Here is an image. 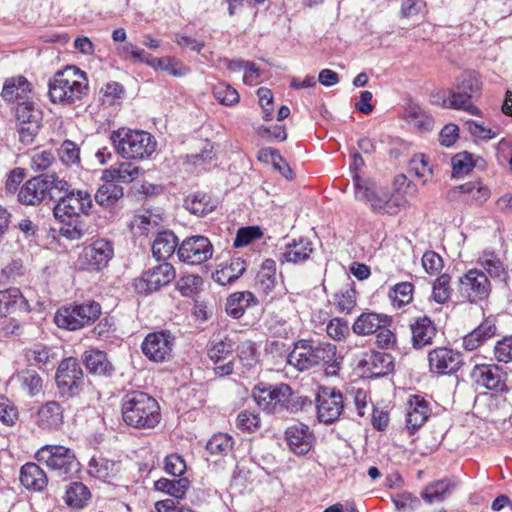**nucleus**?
<instances>
[{"instance_id":"nucleus-1","label":"nucleus","mask_w":512,"mask_h":512,"mask_svg":"<svg viewBox=\"0 0 512 512\" xmlns=\"http://www.w3.org/2000/svg\"><path fill=\"white\" fill-rule=\"evenodd\" d=\"M92 207V197L87 191L71 190L69 194L59 195L53 215L61 224L60 234L69 240L81 239L86 231L83 215H89Z\"/></svg>"},{"instance_id":"nucleus-2","label":"nucleus","mask_w":512,"mask_h":512,"mask_svg":"<svg viewBox=\"0 0 512 512\" xmlns=\"http://www.w3.org/2000/svg\"><path fill=\"white\" fill-rule=\"evenodd\" d=\"M48 88L51 102L65 106L80 102L89 91L86 73L74 65L57 71L49 80Z\"/></svg>"},{"instance_id":"nucleus-3","label":"nucleus","mask_w":512,"mask_h":512,"mask_svg":"<svg viewBox=\"0 0 512 512\" xmlns=\"http://www.w3.org/2000/svg\"><path fill=\"white\" fill-rule=\"evenodd\" d=\"M121 412L123 421L137 429L154 428L161 419L158 402L140 391L130 392L123 397Z\"/></svg>"},{"instance_id":"nucleus-4","label":"nucleus","mask_w":512,"mask_h":512,"mask_svg":"<svg viewBox=\"0 0 512 512\" xmlns=\"http://www.w3.org/2000/svg\"><path fill=\"white\" fill-rule=\"evenodd\" d=\"M117 154L124 159H145L156 150V140L148 132L121 127L110 134Z\"/></svg>"},{"instance_id":"nucleus-5","label":"nucleus","mask_w":512,"mask_h":512,"mask_svg":"<svg viewBox=\"0 0 512 512\" xmlns=\"http://www.w3.org/2000/svg\"><path fill=\"white\" fill-rule=\"evenodd\" d=\"M353 181L355 198L369 202L374 212L395 215L406 204L404 196L384 190L377 191L374 183L362 179L358 174H354Z\"/></svg>"},{"instance_id":"nucleus-6","label":"nucleus","mask_w":512,"mask_h":512,"mask_svg":"<svg viewBox=\"0 0 512 512\" xmlns=\"http://www.w3.org/2000/svg\"><path fill=\"white\" fill-rule=\"evenodd\" d=\"M482 91V81L478 73L466 72L458 80L455 90L443 100V107L463 110L471 115H479L480 110L473 104Z\"/></svg>"},{"instance_id":"nucleus-7","label":"nucleus","mask_w":512,"mask_h":512,"mask_svg":"<svg viewBox=\"0 0 512 512\" xmlns=\"http://www.w3.org/2000/svg\"><path fill=\"white\" fill-rule=\"evenodd\" d=\"M252 397L256 404L267 413L294 411V394L289 385L281 383L269 385L259 383L252 390Z\"/></svg>"},{"instance_id":"nucleus-8","label":"nucleus","mask_w":512,"mask_h":512,"mask_svg":"<svg viewBox=\"0 0 512 512\" xmlns=\"http://www.w3.org/2000/svg\"><path fill=\"white\" fill-rule=\"evenodd\" d=\"M35 459L63 479L80 471V463L74 452L65 446L44 445L35 453Z\"/></svg>"},{"instance_id":"nucleus-9","label":"nucleus","mask_w":512,"mask_h":512,"mask_svg":"<svg viewBox=\"0 0 512 512\" xmlns=\"http://www.w3.org/2000/svg\"><path fill=\"white\" fill-rule=\"evenodd\" d=\"M100 315V304L92 301L60 308L54 321L58 327L73 331L94 323Z\"/></svg>"},{"instance_id":"nucleus-10","label":"nucleus","mask_w":512,"mask_h":512,"mask_svg":"<svg viewBox=\"0 0 512 512\" xmlns=\"http://www.w3.org/2000/svg\"><path fill=\"white\" fill-rule=\"evenodd\" d=\"M176 276L174 267L167 262L158 264L135 279L133 286L140 295H148L171 283Z\"/></svg>"},{"instance_id":"nucleus-11","label":"nucleus","mask_w":512,"mask_h":512,"mask_svg":"<svg viewBox=\"0 0 512 512\" xmlns=\"http://www.w3.org/2000/svg\"><path fill=\"white\" fill-rule=\"evenodd\" d=\"M175 338L169 331L149 333L143 340V354L156 363L167 362L172 358Z\"/></svg>"},{"instance_id":"nucleus-12","label":"nucleus","mask_w":512,"mask_h":512,"mask_svg":"<svg viewBox=\"0 0 512 512\" xmlns=\"http://www.w3.org/2000/svg\"><path fill=\"white\" fill-rule=\"evenodd\" d=\"M316 408L320 422L333 423L340 417L344 409L341 392L331 387H319L316 396Z\"/></svg>"},{"instance_id":"nucleus-13","label":"nucleus","mask_w":512,"mask_h":512,"mask_svg":"<svg viewBox=\"0 0 512 512\" xmlns=\"http://www.w3.org/2000/svg\"><path fill=\"white\" fill-rule=\"evenodd\" d=\"M213 255L210 240L201 235L188 237L179 245L177 256L181 262L198 265L209 260Z\"/></svg>"},{"instance_id":"nucleus-14","label":"nucleus","mask_w":512,"mask_h":512,"mask_svg":"<svg viewBox=\"0 0 512 512\" xmlns=\"http://www.w3.org/2000/svg\"><path fill=\"white\" fill-rule=\"evenodd\" d=\"M459 282L460 292L469 302L477 303L489 297L491 283L483 271L470 269L460 278Z\"/></svg>"},{"instance_id":"nucleus-15","label":"nucleus","mask_w":512,"mask_h":512,"mask_svg":"<svg viewBox=\"0 0 512 512\" xmlns=\"http://www.w3.org/2000/svg\"><path fill=\"white\" fill-rule=\"evenodd\" d=\"M463 363L462 354L448 347H437L428 353L429 370L438 375L455 374Z\"/></svg>"},{"instance_id":"nucleus-16","label":"nucleus","mask_w":512,"mask_h":512,"mask_svg":"<svg viewBox=\"0 0 512 512\" xmlns=\"http://www.w3.org/2000/svg\"><path fill=\"white\" fill-rule=\"evenodd\" d=\"M83 379V371L77 359L69 357L61 361L56 373V383L63 395L72 396Z\"/></svg>"},{"instance_id":"nucleus-17","label":"nucleus","mask_w":512,"mask_h":512,"mask_svg":"<svg viewBox=\"0 0 512 512\" xmlns=\"http://www.w3.org/2000/svg\"><path fill=\"white\" fill-rule=\"evenodd\" d=\"M475 383L496 392L510 391L506 385L507 374L496 364L476 365L471 373Z\"/></svg>"},{"instance_id":"nucleus-18","label":"nucleus","mask_w":512,"mask_h":512,"mask_svg":"<svg viewBox=\"0 0 512 512\" xmlns=\"http://www.w3.org/2000/svg\"><path fill=\"white\" fill-rule=\"evenodd\" d=\"M113 256V243L106 239H98L83 249L80 261L89 269L99 271L108 265Z\"/></svg>"},{"instance_id":"nucleus-19","label":"nucleus","mask_w":512,"mask_h":512,"mask_svg":"<svg viewBox=\"0 0 512 512\" xmlns=\"http://www.w3.org/2000/svg\"><path fill=\"white\" fill-rule=\"evenodd\" d=\"M409 330L411 345L416 350L431 346L438 335L435 322L426 315L412 318L409 323Z\"/></svg>"},{"instance_id":"nucleus-20","label":"nucleus","mask_w":512,"mask_h":512,"mask_svg":"<svg viewBox=\"0 0 512 512\" xmlns=\"http://www.w3.org/2000/svg\"><path fill=\"white\" fill-rule=\"evenodd\" d=\"M234 350L233 341L224 337L221 339H214L208 349V356L214 362V372L217 376L223 377L230 375L233 372V362L228 360L232 356Z\"/></svg>"},{"instance_id":"nucleus-21","label":"nucleus","mask_w":512,"mask_h":512,"mask_svg":"<svg viewBox=\"0 0 512 512\" xmlns=\"http://www.w3.org/2000/svg\"><path fill=\"white\" fill-rule=\"evenodd\" d=\"M285 440L291 452L305 455L312 448L314 436L307 425L297 423L286 428Z\"/></svg>"},{"instance_id":"nucleus-22","label":"nucleus","mask_w":512,"mask_h":512,"mask_svg":"<svg viewBox=\"0 0 512 512\" xmlns=\"http://www.w3.org/2000/svg\"><path fill=\"white\" fill-rule=\"evenodd\" d=\"M358 367L371 377H381L393 370V358L388 353L369 351L364 353Z\"/></svg>"},{"instance_id":"nucleus-23","label":"nucleus","mask_w":512,"mask_h":512,"mask_svg":"<svg viewBox=\"0 0 512 512\" xmlns=\"http://www.w3.org/2000/svg\"><path fill=\"white\" fill-rule=\"evenodd\" d=\"M287 363L298 371L316 367L314 344L311 340L302 339L294 344L293 350L287 355Z\"/></svg>"},{"instance_id":"nucleus-24","label":"nucleus","mask_w":512,"mask_h":512,"mask_svg":"<svg viewBox=\"0 0 512 512\" xmlns=\"http://www.w3.org/2000/svg\"><path fill=\"white\" fill-rule=\"evenodd\" d=\"M392 318L386 314L363 312L352 324V331L359 336L375 334L382 326H389Z\"/></svg>"},{"instance_id":"nucleus-25","label":"nucleus","mask_w":512,"mask_h":512,"mask_svg":"<svg viewBox=\"0 0 512 512\" xmlns=\"http://www.w3.org/2000/svg\"><path fill=\"white\" fill-rule=\"evenodd\" d=\"M30 305L19 289L9 288L0 291V316L6 317L16 312L28 313Z\"/></svg>"},{"instance_id":"nucleus-26","label":"nucleus","mask_w":512,"mask_h":512,"mask_svg":"<svg viewBox=\"0 0 512 512\" xmlns=\"http://www.w3.org/2000/svg\"><path fill=\"white\" fill-rule=\"evenodd\" d=\"M21 484L29 490L43 491L48 485L45 471L36 463L28 462L20 470Z\"/></svg>"},{"instance_id":"nucleus-27","label":"nucleus","mask_w":512,"mask_h":512,"mask_svg":"<svg viewBox=\"0 0 512 512\" xmlns=\"http://www.w3.org/2000/svg\"><path fill=\"white\" fill-rule=\"evenodd\" d=\"M42 175L28 180L18 192V200L24 205H38L47 196V186Z\"/></svg>"},{"instance_id":"nucleus-28","label":"nucleus","mask_w":512,"mask_h":512,"mask_svg":"<svg viewBox=\"0 0 512 512\" xmlns=\"http://www.w3.org/2000/svg\"><path fill=\"white\" fill-rule=\"evenodd\" d=\"M312 252L313 247L309 240L303 238L299 240L293 239L285 245L279 260L281 263L298 264L309 259Z\"/></svg>"},{"instance_id":"nucleus-29","label":"nucleus","mask_w":512,"mask_h":512,"mask_svg":"<svg viewBox=\"0 0 512 512\" xmlns=\"http://www.w3.org/2000/svg\"><path fill=\"white\" fill-rule=\"evenodd\" d=\"M30 92L31 84L29 81L23 76H18L5 81L1 95L8 102L17 101L20 103L27 101Z\"/></svg>"},{"instance_id":"nucleus-30","label":"nucleus","mask_w":512,"mask_h":512,"mask_svg":"<svg viewBox=\"0 0 512 512\" xmlns=\"http://www.w3.org/2000/svg\"><path fill=\"white\" fill-rule=\"evenodd\" d=\"M141 168L132 162H121L111 166L102 173L101 179H109L115 183H131L139 177Z\"/></svg>"},{"instance_id":"nucleus-31","label":"nucleus","mask_w":512,"mask_h":512,"mask_svg":"<svg viewBox=\"0 0 512 512\" xmlns=\"http://www.w3.org/2000/svg\"><path fill=\"white\" fill-rule=\"evenodd\" d=\"M83 361L87 370L94 375L111 376L114 371L107 354L100 350L86 351L83 354Z\"/></svg>"},{"instance_id":"nucleus-32","label":"nucleus","mask_w":512,"mask_h":512,"mask_svg":"<svg viewBox=\"0 0 512 512\" xmlns=\"http://www.w3.org/2000/svg\"><path fill=\"white\" fill-rule=\"evenodd\" d=\"M316 365H327L326 374L336 375L340 368V362L336 357V346L328 342H320L314 345Z\"/></svg>"},{"instance_id":"nucleus-33","label":"nucleus","mask_w":512,"mask_h":512,"mask_svg":"<svg viewBox=\"0 0 512 512\" xmlns=\"http://www.w3.org/2000/svg\"><path fill=\"white\" fill-rule=\"evenodd\" d=\"M103 184L98 188L95 194V201L101 207L109 209L114 207L117 202L123 197L124 191L120 184L110 181L109 179H102Z\"/></svg>"},{"instance_id":"nucleus-34","label":"nucleus","mask_w":512,"mask_h":512,"mask_svg":"<svg viewBox=\"0 0 512 512\" xmlns=\"http://www.w3.org/2000/svg\"><path fill=\"white\" fill-rule=\"evenodd\" d=\"M246 270V263L243 259L232 258L228 263L220 265L213 275V279L220 285H228L235 282Z\"/></svg>"},{"instance_id":"nucleus-35","label":"nucleus","mask_w":512,"mask_h":512,"mask_svg":"<svg viewBox=\"0 0 512 512\" xmlns=\"http://www.w3.org/2000/svg\"><path fill=\"white\" fill-rule=\"evenodd\" d=\"M63 423V409L56 401H49L38 411V425L43 429H57Z\"/></svg>"},{"instance_id":"nucleus-36","label":"nucleus","mask_w":512,"mask_h":512,"mask_svg":"<svg viewBox=\"0 0 512 512\" xmlns=\"http://www.w3.org/2000/svg\"><path fill=\"white\" fill-rule=\"evenodd\" d=\"M177 245L178 239L173 232H159L152 244V254L157 260L165 262L173 255Z\"/></svg>"},{"instance_id":"nucleus-37","label":"nucleus","mask_w":512,"mask_h":512,"mask_svg":"<svg viewBox=\"0 0 512 512\" xmlns=\"http://www.w3.org/2000/svg\"><path fill=\"white\" fill-rule=\"evenodd\" d=\"M429 408L425 401L414 396V401H410L409 409L406 417V428L410 434L423 426L427 421Z\"/></svg>"},{"instance_id":"nucleus-38","label":"nucleus","mask_w":512,"mask_h":512,"mask_svg":"<svg viewBox=\"0 0 512 512\" xmlns=\"http://www.w3.org/2000/svg\"><path fill=\"white\" fill-rule=\"evenodd\" d=\"M254 304H256V298L253 293L249 291L236 292L227 299L225 309L228 315L238 319L248 307Z\"/></svg>"},{"instance_id":"nucleus-39","label":"nucleus","mask_w":512,"mask_h":512,"mask_svg":"<svg viewBox=\"0 0 512 512\" xmlns=\"http://www.w3.org/2000/svg\"><path fill=\"white\" fill-rule=\"evenodd\" d=\"M119 464L115 461L93 457L89 461L88 472L91 476L108 482L118 473Z\"/></svg>"},{"instance_id":"nucleus-40","label":"nucleus","mask_w":512,"mask_h":512,"mask_svg":"<svg viewBox=\"0 0 512 512\" xmlns=\"http://www.w3.org/2000/svg\"><path fill=\"white\" fill-rule=\"evenodd\" d=\"M185 208L192 214L203 217L212 212L215 203L211 197L205 193H195L185 199Z\"/></svg>"},{"instance_id":"nucleus-41","label":"nucleus","mask_w":512,"mask_h":512,"mask_svg":"<svg viewBox=\"0 0 512 512\" xmlns=\"http://www.w3.org/2000/svg\"><path fill=\"white\" fill-rule=\"evenodd\" d=\"M90 499L89 489L81 482L71 483L65 492L64 500L72 508H83Z\"/></svg>"},{"instance_id":"nucleus-42","label":"nucleus","mask_w":512,"mask_h":512,"mask_svg":"<svg viewBox=\"0 0 512 512\" xmlns=\"http://www.w3.org/2000/svg\"><path fill=\"white\" fill-rule=\"evenodd\" d=\"M460 193L467 196L465 201L483 204L490 197V190L479 181H470L456 188Z\"/></svg>"},{"instance_id":"nucleus-43","label":"nucleus","mask_w":512,"mask_h":512,"mask_svg":"<svg viewBox=\"0 0 512 512\" xmlns=\"http://www.w3.org/2000/svg\"><path fill=\"white\" fill-rule=\"evenodd\" d=\"M409 172L422 179V184H427L433 177L434 167L424 154H415L409 162Z\"/></svg>"},{"instance_id":"nucleus-44","label":"nucleus","mask_w":512,"mask_h":512,"mask_svg":"<svg viewBox=\"0 0 512 512\" xmlns=\"http://www.w3.org/2000/svg\"><path fill=\"white\" fill-rule=\"evenodd\" d=\"M356 290L350 285L340 288L333 296V304L342 313H350L356 306Z\"/></svg>"},{"instance_id":"nucleus-45","label":"nucleus","mask_w":512,"mask_h":512,"mask_svg":"<svg viewBox=\"0 0 512 512\" xmlns=\"http://www.w3.org/2000/svg\"><path fill=\"white\" fill-rule=\"evenodd\" d=\"M189 487L187 478H179L177 480H169L161 478L155 482V488L159 491L166 492L167 494L182 499Z\"/></svg>"},{"instance_id":"nucleus-46","label":"nucleus","mask_w":512,"mask_h":512,"mask_svg":"<svg viewBox=\"0 0 512 512\" xmlns=\"http://www.w3.org/2000/svg\"><path fill=\"white\" fill-rule=\"evenodd\" d=\"M43 182L47 186V195L51 199L59 200V195H66L71 192L69 183L60 178L57 174H42Z\"/></svg>"},{"instance_id":"nucleus-47","label":"nucleus","mask_w":512,"mask_h":512,"mask_svg":"<svg viewBox=\"0 0 512 512\" xmlns=\"http://www.w3.org/2000/svg\"><path fill=\"white\" fill-rule=\"evenodd\" d=\"M152 67L166 71L168 74L181 77L189 73L190 69L181 61L172 57H162L152 60Z\"/></svg>"},{"instance_id":"nucleus-48","label":"nucleus","mask_w":512,"mask_h":512,"mask_svg":"<svg viewBox=\"0 0 512 512\" xmlns=\"http://www.w3.org/2000/svg\"><path fill=\"white\" fill-rule=\"evenodd\" d=\"M212 93L214 98L224 106H234L240 99L238 91L225 82L214 85Z\"/></svg>"},{"instance_id":"nucleus-49","label":"nucleus","mask_w":512,"mask_h":512,"mask_svg":"<svg viewBox=\"0 0 512 512\" xmlns=\"http://www.w3.org/2000/svg\"><path fill=\"white\" fill-rule=\"evenodd\" d=\"M451 277L448 274H442L433 283L432 299L438 304L446 303L452 294L450 286Z\"/></svg>"},{"instance_id":"nucleus-50","label":"nucleus","mask_w":512,"mask_h":512,"mask_svg":"<svg viewBox=\"0 0 512 512\" xmlns=\"http://www.w3.org/2000/svg\"><path fill=\"white\" fill-rule=\"evenodd\" d=\"M15 116L18 124H27L32 121L41 122V111L34 106L33 102L28 100L18 103Z\"/></svg>"},{"instance_id":"nucleus-51","label":"nucleus","mask_w":512,"mask_h":512,"mask_svg":"<svg viewBox=\"0 0 512 512\" xmlns=\"http://www.w3.org/2000/svg\"><path fill=\"white\" fill-rule=\"evenodd\" d=\"M18 378L21 381L22 388L28 393L29 396H36L42 391L43 380L36 371H22L18 375Z\"/></svg>"},{"instance_id":"nucleus-52","label":"nucleus","mask_w":512,"mask_h":512,"mask_svg":"<svg viewBox=\"0 0 512 512\" xmlns=\"http://www.w3.org/2000/svg\"><path fill=\"white\" fill-rule=\"evenodd\" d=\"M234 441L231 436L225 433H218L211 437L206 444V449L211 454H227L232 450Z\"/></svg>"},{"instance_id":"nucleus-53","label":"nucleus","mask_w":512,"mask_h":512,"mask_svg":"<svg viewBox=\"0 0 512 512\" xmlns=\"http://www.w3.org/2000/svg\"><path fill=\"white\" fill-rule=\"evenodd\" d=\"M414 287L410 282H401L394 286L390 297L393 305L401 308L409 304L413 299Z\"/></svg>"},{"instance_id":"nucleus-54","label":"nucleus","mask_w":512,"mask_h":512,"mask_svg":"<svg viewBox=\"0 0 512 512\" xmlns=\"http://www.w3.org/2000/svg\"><path fill=\"white\" fill-rule=\"evenodd\" d=\"M26 356L29 361H33L36 365L42 366L50 363L56 357L51 348L43 344H35L27 350Z\"/></svg>"},{"instance_id":"nucleus-55","label":"nucleus","mask_w":512,"mask_h":512,"mask_svg":"<svg viewBox=\"0 0 512 512\" xmlns=\"http://www.w3.org/2000/svg\"><path fill=\"white\" fill-rule=\"evenodd\" d=\"M327 335L335 341H343L350 334L348 321L342 318L331 319L326 326Z\"/></svg>"},{"instance_id":"nucleus-56","label":"nucleus","mask_w":512,"mask_h":512,"mask_svg":"<svg viewBox=\"0 0 512 512\" xmlns=\"http://www.w3.org/2000/svg\"><path fill=\"white\" fill-rule=\"evenodd\" d=\"M59 157L62 163L67 166L79 164L80 148L73 141L65 140L59 149Z\"/></svg>"},{"instance_id":"nucleus-57","label":"nucleus","mask_w":512,"mask_h":512,"mask_svg":"<svg viewBox=\"0 0 512 512\" xmlns=\"http://www.w3.org/2000/svg\"><path fill=\"white\" fill-rule=\"evenodd\" d=\"M238 358L243 366L251 368L258 362V353L255 344L252 341L242 342L238 348Z\"/></svg>"},{"instance_id":"nucleus-58","label":"nucleus","mask_w":512,"mask_h":512,"mask_svg":"<svg viewBox=\"0 0 512 512\" xmlns=\"http://www.w3.org/2000/svg\"><path fill=\"white\" fill-rule=\"evenodd\" d=\"M262 235L263 233L258 226L242 227L237 231L233 245L237 248L247 246L260 239Z\"/></svg>"},{"instance_id":"nucleus-59","label":"nucleus","mask_w":512,"mask_h":512,"mask_svg":"<svg viewBox=\"0 0 512 512\" xmlns=\"http://www.w3.org/2000/svg\"><path fill=\"white\" fill-rule=\"evenodd\" d=\"M480 264L493 278H499L504 274L503 264L493 252H484Z\"/></svg>"},{"instance_id":"nucleus-60","label":"nucleus","mask_w":512,"mask_h":512,"mask_svg":"<svg viewBox=\"0 0 512 512\" xmlns=\"http://www.w3.org/2000/svg\"><path fill=\"white\" fill-rule=\"evenodd\" d=\"M449 489V481H438L432 485H429L423 491L422 497L429 504L433 503L434 501H442L444 495L449 491Z\"/></svg>"},{"instance_id":"nucleus-61","label":"nucleus","mask_w":512,"mask_h":512,"mask_svg":"<svg viewBox=\"0 0 512 512\" xmlns=\"http://www.w3.org/2000/svg\"><path fill=\"white\" fill-rule=\"evenodd\" d=\"M100 93L102 103L111 106L121 98L124 88L118 82H109L101 89Z\"/></svg>"},{"instance_id":"nucleus-62","label":"nucleus","mask_w":512,"mask_h":512,"mask_svg":"<svg viewBox=\"0 0 512 512\" xmlns=\"http://www.w3.org/2000/svg\"><path fill=\"white\" fill-rule=\"evenodd\" d=\"M237 427L242 431L254 432L260 427V417L250 411H242L237 417Z\"/></svg>"},{"instance_id":"nucleus-63","label":"nucleus","mask_w":512,"mask_h":512,"mask_svg":"<svg viewBox=\"0 0 512 512\" xmlns=\"http://www.w3.org/2000/svg\"><path fill=\"white\" fill-rule=\"evenodd\" d=\"M494 355L499 362L509 363L512 361V336H506L496 343Z\"/></svg>"},{"instance_id":"nucleus-64","label":"nucleus","mask_w":512,"mask_h":512,"mask_svg":"<svg viewBox=\"0 0 512 512\" xmlns=\"http://www.w3.org/2000/svg\"><path fill=\"white\" fill-rule=\"evenodd\" d=\"M55 157L50 151H40L32 155L30 160L31 169L35 172L44 171L51 166Z\"/></svg>"}]
</instances>
